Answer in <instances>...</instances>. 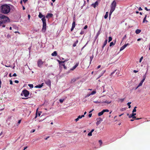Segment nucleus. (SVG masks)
Segmentation results:
<instances>
[{"label":"nucleus","mask_w":150,"mask_h":150,"mask_svg":"<svg viewBox=\"0 0 150 150\" xmlns=\"http://www.w3.org/2000/svg\"><path fill=\"white\" fill-rule=\"evenodd\" d=\"M23 1L25 3L26 2L28 1V0H23Z\"/></svg>","instance_id":"obj_60"},{"label":"nucleus","mask_w":150,"mask_h":150,"mask_svg":"<svg viewBox=\"0 0 150 150\" xmlns=\"http://www.w3.org/2000/svg\"><path fill=\"white\" fill-rule=\"evenodd\" d=\"M99 142L100 144V146H101V145L102 144V142L101 140H99Z\"/></svg>","instance_id":"obj_36"},{"label":"nucleus","mask_w":150,"mask_h":150,"mask_svg":"<svg viewBox=\"0 0 150 150\" xmlns=\"http://www.w3.org/2000/svg\"><path fill=\"white\" fill-rule=\"evenodd\" d=\"M96 93V91H93L91 93H90V94L91 95H94V94H95V93Z\"/></svg>","instance_id":"obj_27"},{"label":"nucleus","mask_w":150,"mask_h":150,"mask_svg":"<svg viewBox=\"0 0 150 150\" xmlns=\"http://www.w3.org/2000/svg\"><path fill=\"white\" fill-rule=\"evenodd\" d=\"M93 58V55L92 56H91L90 57V64L91 63V61L92 60Z\"/></svg>","instance_id":"obj_25"},{"label":"nucleus","mask_w":150,"mask_h":150,"mask_svg":"<svg viewBox=\"0 0 150 150\" xmlns=\"http://www.w3.org/2000/svg\"><path fill=\"white\" fill-rule=\"evenodd\" d=\"M112 40V38L110 36L109 37L108 39V42H110V41H111Z\"/></svg>","instance_id":"obj_33"},{"label":"nucleus","mask_w":150,"mask_h":150,"mask_svg":"<svg viewBox=\"0 0 150 150\" xmlns=\"http://www.w3.org/2000/svg\"><path fill=\"white\" fill-rule=\"evenodd\" d=\"M131 104V102H128L127 103V105L128 106L129 108H131L130 104Z\"/></svg>","instance_id":"obj_30"},{"label":"nucleus","mask_w":150,"mask_h":150,"mask_svg":"<svg viewBox=\"0 0 150 150\" xmlns=\"http://www.w3.org/2000/svg\"><path fill=\"white\" fill-rule=\"evenodd\" d=\"M94 130V129H92L91 130V131H90L91 132H93Z\"/></svg>","instance_id":"obj_64"},{"label":"nucleus","mask_w":150,"mask_h":150,"mask_svg":"<svg viewBox=\"0 0 150 150\" xmlns=\"http://www.w3.org/2000/svg\"><path fill=\"white\" fill-rule=\"evenodd\" d=\"M88 27L87 25H86L84 28V29H86Z\"/></svg>","instance_id":"obj_52"},{"label":"nucleus","mask_w":150,"mask_h":150,"mask_svg":"<svg viewBox=\"0 0 150 150\" xmlns=\"http://www.w3.org/2000/svg\"><path fill=\"white\" fill-rule=\"evenodd\" d=\"M141 32V30L139 29H137L135 31V33L137 34H138L139 33Z\"/></svg>","instance_id":"obj_21"},{"label":"nucleus","mask_w":150,"mask_h":150,"mask_svg":"<svg viewBox=\"0 0 150 150\" xmlns=\"http://www.w3.org/2000/svg\"><path fill=\"white\" fill-rule=\"evenodd\" d=\"M92 115V114L91 113L89 114L88 115V116L89 117H91Z\"/></svg>","instance_id":"obj_50"},{"label":"nucleus","mask_w":150,"mask_h":150,"mask_svg":"<svg viewBox=\"0 0 150 150\" xmlns=\"http://www.w3.org/2000/svg\"><path fill=\"white\" fill-rule=\"evenodd\" d=\"M146 75H144L143 76V79H145L146 78Z\"/></svg>","instance_id":"obj_47"},{"label":"nucleus","mask_w":150,"mask_h":150,"mask_svg":"<svg viewBox=\"0 0 150 150\" xmlns=\"http://www.w3.org/2000/svg\"><path fill=\"white\" fill-rule=\"evenodd\" d=\"M98 3L97 1H96L95 3L92 4L91 5L94 8H95L97 6H98Z\"/></svg>","instance_id":"obj_12"},{"label":"nucleus","mask_w":150,"mask_h":150,"mask_svg":"<svg viewBox=\"0 0 150 150\" xmlns=\"http://www.w3.org/2000/svg\"><path fill=\"white\" fill-rule=\"evenodd\" d=\"M145 79H143L141 81L142 83H143Z\"/></svg>","instance_id":"obj_57"},{"label":"nucleus","mask_w":150,"mask_h":150,"mask_svg":"<svg viewBox=\"0 0 150 150\" xmlns=\"http://www.w3.org/2000/svg\"><path fill=\"white\" fill-rule=\"evenodd\" d=\"M145 79H143L141 81L142 83H143Z\"/></svg>","instance_id":"obj_58"},{"label":"nucleus","mask_w":150,"mask_h":150,"mask_svg":"<svg viewBox=\"0 0 150 150\" xmlns=\"http://www.w3.org/2000/svg\"><path fill=\"white\" fill-rule=\"evenodd\" d=\"M43 63V62L40 59L38 60L37 62L38 66L39 67H41Z\"/></svg>","instance_id":"obj_6"},{"label":"nucleus","mask_w":150,"mask_h":150,"mask_svg":"<svg viewBox=\"0 0 150 150\" xmlns=\"http://www.w3.org/2000/svg\"><path fill=\"white\" fill-rule=\"evenodd\" d=\"M129 45V43H127L126 44H125L124 45H123L124 47L125 48L128 45Z\"/></svg>","instance_id":"obj_38"},{"label":"nucleus","mask_w":150,"mask_h":150,"mask_svg":"<svg viewBox=\"0 0 150 150\" xmlns=\"http://www.w3.org/2000/svg\"><path fill=\"white\" fill-rule=\"evenodd\" d=\"M84 33V31L82 30H81V32L80 33V34L81 35H83Z\"/></svg>","instance_id":"obj_41"},{"label":"nucleus","mask_w":150,"mask_h":150,"mask_svg":"<svg viewBox=\"0 0 150 150\" xmlns=\"http://www.w3.org/2000/svg\"><path fill=\"white\" fill-rule=\"evenodd\" d=\"M124 49H125V48L123 46L120 48V51H121L123 50Z\"/></svg>","instance_id":"obj_39"},{"label":"nucleus","mask_w":150,"mask_h":150,"mask_svg":"<svg viewBox=\"0 0 150 150\" xmlns=\"http://www.w3.org/2000/svg\"><path fill=\"white\" fill-rule=\"evenodd\" d=\"M79 120V118L78 117L77 118H76L75 120L76 121V122H77V121H78Z\"/></svg>","instance_id":"obj_55"},{"label":"nucleus","mask_w":150,"mask_h":150,"mask_svg":"<svg viewBox=\"0 0 150 150\" xmlns=\"http://www.w3.org/2000/svg\"><path fill=\"white\" fill-rule=\"evenodd\" d=\"M136 114L135 113H132V114L129 115V118L133 117Z\"/></svg>","instance_id":"obj_16"},{"label":"nucleus","mask_w":150,"mask_h":150,"mask_svg":"<svg viewBox=\"0 0 150 150\" xmlns=\"http://www.w3.org/2000/svg\"><path fill=\"white\" fill-rule=\"evenodd\" d=\"M75 21L74 20V21H73V23L72 24V27L74 28L75 27Z\"/></svg>","instance_id":"obj_24"},{"label":"nucleus","mask_w":150,"mask_h":150,"mask_svg":"<svg viewBox=\"0 0 150 150\" xmlns=\"http://www.w3.org/2000/svg\"><path fill=\"white\" fill-rule=\"evenodd\" d=\"M9 81L10 84L11 85L13 84V82L11 80H10Z\"/></svg>","instance_id":"obj_48"},{"label":"nucleus","mask_w":150,"mask_h":150,"mask_svg":"<svg viewBox=\"0 0 150 150\" xmlns=\"http://www.w3.org/2000/svg\"><path fill=\"white\" fill-rule=\"evenodd\" d=\"M79 63H77L76 64L75 66H74L71 69H70L71 70L73 71L75 69L76 67L78 66Z\"/></svg>","instance_id":"obj_11"},{"label":"nucleus","mask_w":150,"mask_h":150,"mask_svg":"<svg viewBox=\"0 0 150 150\" xmlns=\"http://www.w3.org/2000/svg\"><path fill=\"white\" fill-rule=\"evenodd\" d=\"M10 7L7 4H4L0 6V11L4 14H7L10 11Z\"/></svg>","instance_id":"obj_1"},{"label":"nucleus","mask_w":150,"mask_h":150,"mask_svg":"<svg viewBox=\"0 0 150 150\" xmlns=\"http://www.w3.org/2000/svg\"><path fill=\"white\" fill-rule=\"evenodd\" d=\"M84 117V115H79L78 116V117L79 118V119H81L82 117Z\"/></svg>","instance_id":"obj_28"},{"label":"nucleus","mask_w":150,"mask_h":150,"mask_svg":"<svg viewBox=\"0 0 150 150\" xmlns=\"http://www.w3.org/2000/svg\"><path fill=\"white\" fill-rule=\"evenodd\" d=\"M116 5V2L115 0H114L111 3L110 7V11L109 14V17L110 18V16L112 14V13L114 11L115 9Z\"/></svg>","instance_id":"obj_3"},{"label":"nucleus","mask_w":150,"mask_h":150,"mask_svg":"<svg viewBox=\"0 0 150 150\" xmlns=\"http://www.w3.org/2000/svg\"><path fill=\"white\" fill-rule=\"evenodd\" d=\"M108 12H107L105 14V15L104 16V18H105L106 19V18H108Z\"/></svg>","instance_id":"obj_23"},{"label":"nucleus","mask_w":150,"mask_h":150,"mask_svg":"<svg viewBox=\"0 0 150 150\" xmlns=\"http://www.w3.org/2000/svg\"><path fill=\"white\" fill-rule=\"evenodd\" d=\"M43 84H44V83H42L40 85H38L36 86H35V87L36 88H40L41 87H42L43 86Z\"/></svg>","instance_id":"obj_13"},{"label":"nucleus","mask_w":150,"mask_h":150,"mask_svg":"<svg viewBox=\"0 0 150 150\" xmlns=\"http://www.w3.org/2000/svg\"><path fill=\"white\" fill-rule=\"evenodd\" d=\"M96 120L97 122L96 123V124L97 125L103 121V119L100 117H99L97 118Z\"/></svg>","instance_id":"obj_8"},{"label":"nucleus","mask_w":150,"mask_h":150,"mask_svg":"<svg viewBox=\"0 0 150 150\" xmlns=\"http://www.w3.org/2000/svg\"><path fill=\"white\" fill-rule=\"evenodd\" d=\"M30 15L28 14V18L29 20L30 19Z\"/></svg>","instance_id":"obj_56"},{"label":"nucleus","mask_w":150,"mask_h":150,"mask_svg":"<svg viewBox=\"0 0 150 150\" xmlns=\"http://www.w3.org/2000/svg\"><path fill=\"white\" fill-rule=\"evenodd\" d=\"M41 20L42 22V30L45 32L46 30V19H45V16L44 17L41 19Z\"/></svg>","instance_id":"obj_4"},{"label":"nucleus","mask_w":150,"mask_h":150,"mask_svg":"<svg viewBox=\"0 0 150 150\" xmlns=\"http://www.w3.org/2000/svg\"><path fill=\"white\" fill-rule=\"evenodd\" d=\"M17 76V75L16 73H14L12 76Z\"/></svg>","instance_id":"obj_49"},{"label":"nucleus","mask_w":150,"mask_h":150,"mask_svg":"<svg viewBox=\"0 0 150 150\" xmlns=\"http://www.w3.org/2000/svg\"><path fill=\"white\" fill-rule=\"evenodd\" d=\"M53 16V14L52 13H48L46 16H45V18H51Z\"/></svg>","instance_id":"obj_10"},{"label":"nucleus","mask_w":150,"mask_h":150,"mask_svg":"<svg viewBox=\"0 0 150 150\" xmlns=\"http://www.w3.org/2000/svg\"><path fill=\"white\" fill-rule=\"evenodd\" d=\"M103 113H104L105 112H108L109 111V110L108 109H105V110H103Z\"/></svg>","instance_id":"obj_31"},{"label":"nucleus","mask_w":150,"mask_h":150,"mask_svg":"<svg viewBox=\"0 0 150 150\" xmlns=\"http://www.w3.org/2000/svg\"><path fill=\"white\" fill-rule=\"evenodd\" d=\"M57 61L59 63V65H62L63 66L64 68L65 69H67V67H66V66H65L64 64H62V63H64L65 62V61H60L58 60Z\"/></svg>","instance_id":"obj_7"},{"label":"nucleus","mask_w":150,"mask_h":150,"mask_svg":"<svg viewBox=\"0 0 150 150\" xmlns=\"http://www.w3.org/2000/svg\"><path fill=\"white\" fill-rule=\"evenodd\" d=\"M45 16L42 15L41 12H39L38 15V17L40 18H43Z\"/></svg>","instance_id":"obj_15"},{"label":"nucleus","mask_w":150,"mask_h":150,"mask_svg":"<svg viewBox=\"0 0 150 150\" xmlns=\"http://www.w3.org/2000/svg\"><path fill=\"white\" fill-rule=\"evenodd\" d=\"M16 83H19V81L18 80H15L14 81Z\"/></svg>","instance_id":"obj_51"},{"label":"nucleus","mask_w":150,"mask_h":150,"mask_svg":"<svg viewBox=\"0 0 150 150\" xmlns=\"http://www.w3.org/2000/svg\"><path fill=\"white\" fill-rule=\"evenodd\" d=\"M126 37H127L126 35H125L124 36V37H123V38L122 39V40H124L126 38Z\"/></svg>","instance_id":"obj_43"},{"label":"nucleus","mask_w":150,"mask_h":150,"mask_svg":"<svg viewBox=\"0 0 150 150\" xmlns=\"http://www.w3.org/2000/svg\"><path fill=\"white\" fill-rule=\"evenodd\" d=\"M133 71L134 73H137V72H138V71H137L134 70Z\"/></svg>","instance_id":"obj_61"},{"label":"nucleus","mask_w":150,"mask_h":150,"mask_svg":"<svg viewBox=\"0 0 150 150\" xmlns=\"http://www.w3.org/2000/svg\"><path fill=\"white\" fill-rule=\"evenodd\" d=\"M143 84L141 82H140L138 86L136 88V89H137L139 87L141 86Z\"/></svg>","instance_id":"obj_26"},{"label":"nucleus","mask_w":150,"mask_h":150,"mask_svg":"<svg viewBox=\"0 0 150 150\" xmlns=\"http://www.w3.org/2000/svg\"><path fill=\"white\" fill-rule=\"evenodd\" d=\"M101 67V66L100 65H98L97 67V69H98L100 68Z\"/></svg>","instance_id":"obj_53"},{"label":"nucleus","mask_w":150,"mask_h":150,"mask_svg":"<svg viewBox=\"0 0 150 150\" xmlns=\"http://www.w3.org/2000/svg\"><path fill=\"white\" fill-rule=\"evenodd\" d=\"M107 41H108V40L107 39V40H106L105 42H104V44H103V45L102 47V48L103 49L104 47L106 45V44H107Z\"/></svg>","instance_id":"obj_17"},{"label":"nucleus","mask_w":150,"mask_h":150,"mask_svg":"<svg viewBox=\"0 0 150 150\" xmlns=\"http://www.w3.org/2000/svg\"><path fill=\"white\" fill-rule=\"evenodd\" d=\"M103 113H103V111L102 110L101 112H99V113H98V115L99 116H100L102 115L103 114Z\"/></svg>","instance_id":"obj_22"},{"label":"nucleus","mask_w":150,"mask_h":150,"mask_svg":"<svg viewBox=\"0 0 150 150\" xmlns=\"http://www.w3.org/2000/svg\"><path fill=\"white\" fill-rule=\"evenodd\" d=\"M147 15H145V16L144 18L143 21V23H144L146 22V23H147L148 22V21L146 20V18Z\"/></svg>","instance_id":"obj_14"},{"label":"nucleus","mask_w":150,"mask_h":150,"mask_svg":"<svg viewBox=\"0 0 150 150\" xmlns=\"http://www.w3.org/2000/svg\"><path fill=\"white\" fill-rule=\"evenodd\" d=\"M28 86L30 88H33V85L32 84H29L28 85Z\"/></svg>","instance_id":"obj_34"},{"label":"nucleus","mask_w":150,"mask_h":150,"mask_svg":"<svg viewBox=\"0 0 150 150\" xmlns=\"http://www.w3.org/2000/svg\"><path fill=\"white\" fill-rule=\"evenodd\" d=\"M45 83L48 85L49 87H50L51 86V82L50 79L45 81Z\"/></svg>","instance_id":"obj_9"},{"label":"nucleus","mask_w":150,"mask_h":150,"mask_svg":"<svg viewBox=\"0 0 150 150\" xmlns=\"http://www.w3.org/2000/svg\"><path fill=\"white\" fill-rule=\"evenodd\" d=\"M88 135L89 136H91L92 135V132H90L88 134Z\"/></svg>","instance_id":"obj_37"},{"label":"nucleus","mask_w":150,"mask_h":150,"mask_svg":"<svg viewBox=\"0 0 150 150\" xmlns=\"http://www.w3.org/2000/svg\"><path fill=\"white\" fill-rule=\"evenodd\" d=\"M91 94H90V93L89 94H88L86 96H85V98H87L89 96H91Z\"/></svg>","instance_id":"obj_42"},{"label":"nucleus","mask_w":150,"mask_h":150,"mask_svg":"<svg viewBox=\"0 0 150 150\" xmlns=\"http://www.w3.org/2000/svg\"><path fill=\"white\" fill-rule=\"evenodd\" d=\"M111 101H107V100H105V101H104V103H108V104H110L111 103Z\"/></svg>","instance_id":"obj_35"},{"label":"nucleus","mask_w":150,"mask_h":150,"mask_svg":"<svg viewBox=\"0 0 150 150\" xmlns=\"http://www.w3.org/2000/svg\"><path fill=\"white\" fill-rule=\"evenodd\" d=\"M144 9L146 11H150V9H148L146 7H145Z\"/></svg>","instance_id":"obj_45"},{"label":"nucleus","mask_w":150,"mask_h":150,"mask_svg":"<svg viewBox=\"0 0 150 150\" xmlns=\"http://www.w3.org/2000/svg\"><path fill=\"white\" fill-rule=\"evenodd\" d=\"M142 9L141 8V7H140L139 8V11H142Z\"/></svg>","instance_id":"obj_54"},{"label":"nucleus","mask_w":150,"mask_h":150,"mask_svg":"<svg viewBox=\"0 0 150 150\" xmlns=\"http://www.w3.org/2000/svg\"><path fill=\"white\" fill-rule=\"evenodd\" d=\"M143 59V57H141V58H140V60H139V62H142V60Z\"/></svg>","instance_id":"obj_40"},{"label":"nucleus","mask_w":150,"mask_h":150,"mask_svg":"<svg viewBox=\"0 0 150 150\" xmlns=\"http://www.w3.org/2000/svg\"><path fill=\"white\" fill-rule=\"evenodd\" d=\"M64 100V99H60L59 100V101L61 103H62L63 101Z\"/></svg>","instance_id":"obj_32"},{"label":"nucleus","mask_w":150,"mask_h":150,"mask_svg":"<svg viewBox=\"0 0 150 150\" xmlns=\"http://www.w3.org/2000/svg\"><path fill=\"white\" fill-rule=\"evenodd\" d=\"M78 40H76V41L74 42V44H73V47H76V45L78 43Z\"/></svg>","instance_id":"obj_20"},{"label":"nucleus","mask_w":150,"mask_h":150,"mask_svg":"<svg viewBox=\"0 0 150 150\" xmlns=\"http://www.w3.org/2000/svg\"><path fill=\"white\" fill-rule=\"evenodd\" d=\"M29 91L27 90L24 89L22 91L21 94V96H23L24 95L25 97H27L29 96Z\"/></svg>","instance_id":"obj_5"},{"label":"nucleus","mask_w":150,"mask_h":150,"mask_svg":"<svg viewBox=\"0 0 150 150\" xmlns=\"http://www.w3.org/2000/svg\"><path fill=\"white\" fill-rule=\"evenodd\" d=\"M35 131V129H33L31 130V133H33V132H34Z\"/></svg>","instance_id":"obj_46"},{"label":"nucleus","mask_w":150,"mask_h":150,"mask_svg":"<svg viewBox=\"0 0 150 150\" xmlns=\"http://www.w3.org/2000/svg\"><path fill=\"white\" fill-rule=\"evenodd\" d=\"M74 28L71 27V31H72L73 30H74Z\"/></svg>","instance_id":"obj_59"},{"label":"nucleus","mask_w":150,"mask_h":150,"mask_svg":"<svg viewBox=\"0 0 150 150\" xmlns=\"http://www.w3.org/2000/svg\"><path fill=\"white\" fill-rule=\"evenodd\" d=\"M116 41L115 40L114 43H113V42H111L110 43V47L112 46V45H115L116 43Z\"/></svg>","instance_id":"obj_18"},{"label":"nucleus","mask_w":150,"mask_h":150,"mask_svg":"<svg viewBox=\"0 0 150 150\" xmlns=\"http://www.w3.org/2000/svg\"><path fill=\"white\" fill-rule=\"evenodd\" d=\"M21 120H20L18 121V124H20L21 122Z\"/></svg>","instance_id":"obj_62"},{"label":"nucleus","mask_w":150,"mask_h":150,"mask_svg":"<svg viewBox=\"0 0 150 150\" xmlns=\"http://www.w3.org/2000/svg\"><path fill=\"white\" fill-rule=\"evenodd\" d=\"M137 108V107L135 106L134 107V109L133 110L132 112L134 113L136 111V108Z\"/></svg>","instance_id":"obj_29"},{"label":"nucleus","mask_w":150,"mask_h":150,"mask_svg":"<svg viewBox=\"0 0 150 150\" xmlns=\"http://www.w3.org/2000/svg\"><path fill=\"white\" fill-rule=\"evenodd\" d=\"M124 100V98H122L120 99V101L121 102H122Z\"/></svg>","instance_id":"obj_44"},{"label":"nucleus","mask_w":150,"mask_h":150,"mask_svg":"<svg viewBox=\"0 0 150 150\" xmlns=\"http://www.w3.org/2000/svg\"><path fill=\"white\" fill-rule=\"evenodd\" d=\"M141 40V38H139V39H137V41H140Z\"/></svg>","instance_id":"obj_63"},{"label":"nucleus","mask_w":150,"mask_h":150,"mask_svg":"<svg viewBox=\"0 0 150 150\" xmlns=\"http://www.w3.org/2000/svg\"><path fill=\"white\" fill-rule=\"evenodd\" d=\"M52 56H56L57 55V53L56 51H54L53 53H52L51 54Z\"/></svg>","instance_id":"obj_19"},{"label":"nucleus","mask_w":150,"mask_h":150,"mask_svg":"<svg viewBox=\"0 0 150 150\" xmlns=\"http://www.w3.org/2000/svg\"><path fill=\"white\" fill-rule=\"evenodd\" d=\"M9 21L10 20L7 16L0 14V26L2 24L9 22Z\"/></svg>","instance_id":"obj_2"}]
</instances>
